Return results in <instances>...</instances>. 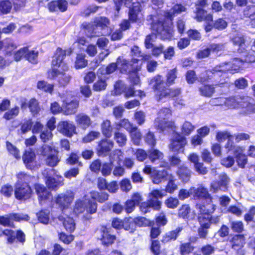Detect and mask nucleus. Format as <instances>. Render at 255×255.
I'll return each mask as SVG.
<instances>
[{
    "instance_id": "obj_57",
    "label": "nucleus",
    "mask_w": 255,
    "mask_h": 255,
    "mask_svg": "<svg viewBox=\"0 0 255 255\" xmlns=\"http://www.w3.org/2000/svg\"><path fill=\"white\" fill-rule=\"evenodd\" d=\"M182 228L179 227L176 229V230L169 232L164 238L163 241L168 242L171 240H175L177 238L178 234L182 231Z\"/></svg>"
},
{
    "instance_id": "obj_36",
    "label": "nucleus",
    "mask_w": 255,
    "mask_h": 255,
    "mask_svg": "<svg viewBox=\"0 0 255 255\" xmlns=\"http://www.w3.org/2000/svg\"><path fill=\"white\" fill-rule=\"evenodd\" d=\"M101 130L103 135L107 137H110L112 135L113 128L111 122L106 120L101 124Z\"/></svg>"
},
{
    "instance_id": "obj_15",
    "label": "nucleus",
    "mask_w": 255,
    "mask_h": 255,
    "mask_svg": "<svg viewBox=\"0 0 255 255\" xmlns=\"http://www.w3.org/2000/svg\"><path fill=\"white\" fill-rule=\"evenodd\" d=\"M186 143V138L182 135L176 133L171 140L169 148L173 152L183 151V148Z\"/></svg>"
},
{
    "instance_id": "obj_54",
    "label": "nucleus",
    "mask_w": 255,
    "mask_h": 255,
    "mask_svg": "<svg viewBox=\"0 0 255 255\" xmlns=\"http://www.w3.org/2000/svg\"><path fill=\"white\" fill-rule=\"evenodd\" d=\"M232 136L230 133L227 131H220L217 132L216 136V139L219 142H223L226 139L229 138L228 141L233 144V142L230 140V138Z\"/></svg>"
},
{
    "instance_id": "obj_25",
    "label": "nucleus",
    "mask_w": 255,
    "mask_h": 255,
    "mask_svg": "<svg viewBox=\"0 0 255 255\" xmlns=\"http://www.w3.org/2000/svg\"><path fill=\"white\" fill-rule=\"evenodd\" d=\"M170 173H169L167 171L163 170H153L152 172L151 178L152 182L154 184H158L162 182L163 181L166 180L168 175Z\"/></svg>"
},
{
    "instance_id": "obj_59",
    "label": "nucleus",
    "mask_w": 255,
    "mask_h": 255,
    "mask_svg": "<svg viewBox=\"0 0 255 255\" xmlns=\"http://www.w3.org/2000/svg\"><path fill=\"white\" fill-rule=\"evenodd\" d=\"M6 148L8 151L16 159L20 157L19 150L13 144L9 142H6Z\"/></svg>"
},
{
    "instance_id": "obj_8",
    "label": "nucleus",
    "mask_w": 255,
    "mask_h": 255,
    "mask_svg": "<svg viewBox=\"0 0 255 255\" xmlns=\"http://www.w3.org/2000/svg\"><path fill=\"white\" fill-rule=\"evenodd\" d=\"M39 152L40 154L46 157L45 161L46 164L49 166L55 167L60 161L58 156V151L49 145H43L39 149Z\"/></svg>"
},
{
    "instance_id": "obj_9",
    "label": "nucleus",
    "mask_w": 255,
    "mask_h": 255,
    "mask_svg": "<svg viewBox=\"0 0 255 255\" xmlns=\"http://www.w3.org/2000/svg\"><path fill=\"white\" fill-rule=\"evenodd\" d=\"M243 62V60L236 58L229 62L224 63L215 66L213 68L211 72L212 73L214 76L216 75L221 76L223 72L238 70L242 66Z\"/></svg>"
},
{
    "instance_id": "obj_60",
    "label": "nucleus",
    "mask_w": 255,
    "mask_h": 255,
    "mask_svg": "<svg viewBox=\"0 0 255 255\" xmlns=\"http://www.w3.org/2000/svg\"><path fill=\"white\" fill-rule=\"evenodd\" d=\"M19 113V107H15L5 112L3 115V118L5 120H11L17 116Z\"/></svg>"
},
{
    "instance_id": "obj_41",
    "label": "nucleus",
    "mask_w": 255,
    "mask_h": 255,
    "mask_svg": "<svg viewBox=\"0 0 255 255\" xmlns=\"http://www.w3.org/2000/svg\"><path fill=\"white\" fill-rule=\"evenodd\" d=\"M148 157L152 162L160 160L163 157V154L159 150L152 148L148 151Z\"/></svg>"
},
{
    "instance_id": "obj_51",
    "label": "nucleus",
    "mask_w": 255,
    "mask_h": 255,
    "mask_svg": "<svg viewBox=\"0 0 255 255\" xmlns=\"http://www.w3.org/2000/svg\"><path fill=\"white\" fill-rule=\"evenodd\" d=\"M38 89L42 90L45 92L52 93L53 90L54 86L52 84H48L44 81H39L37 84Z\"/></svg>"
},
{
    "instance_id": "obj_4",
    "label": "nucleus",
    "mask_w": 255,
    "mask_h": 255,
    "mask_svg": "<svg viewBox=\"0 0 255 255\" xmlns=\"http://www.w3.org/2000/svg\"><path fill=\"white\" fill-rule=\"evenodd\" d=\"M226 107L228 109L242 108L246 114L255 113L254 100L251 97L238 95L226 98Z\"/></svg>"
},
{
    "instance_id": "obj_33",
    "label": "nucleus",
    "mask_w": 255,
    "mask_h": 255,
    "mask_svg": "<svg viewBox=\"0 0 255 255\" xmlns=\"http://www.w3.org/2000/svg\"><path fill=\"white\" fill-rule=\"evenodd\" d=\"M177 174L180 179L187 182L191 177V170L186 166H181L177 171Z\"/></svg>"
},
{
    "instance_id": "obj_42",
    "label": "nucleus",
    "mask_w": 255,
    "mask_h": 255,
    "mask_svg": "<svg viewBox=\"0 0 255 255\" xmlns=\"http://www.w3.org/2000/svg\"><path fill=\"white\" fill-rule=\"evenodd\" d=\"M115 126L117 129H120L121 128H123L128 132L134 128L132 124L126 119H123L118 123H116Z\"/></svg>"
},
{
    "instance_id": "obj_39",
    "label": "nucleus",
    "mask_w": 255,
    "mask_h": 255,
    "mask_svg": "<svg viewBox=\"0 0 255 255\" xmlns=\"http://www.w3.org/2000/svg\"><path fill=\"white\" fill-rule=\"evenodd\" d=\"M195 128V126L191 122L185 121L181 127V133L184 136L189 135Z\"/></svg>"
},
{
    "instance_id": "obj_5",
    "label": "nucleus",
    "mask_w": 255,
    "mask_h": 255,
    "mask_svg": "<svg viewBox=\"0 0 255 255\" xmlns=\"http://www.w3.org/2000/svg\"><path fill=\"white\" fill-rule=\"evenodd\" d=\"M171 111L168 108H162L160 109L157 114V117L155 120L154 127L161 130L166 128L175 129L176 126L173 121H168V119L171 116Z\"/></svg>"
},
{
    "instance_id": "obj_19",
    "label": "nucleus",
    "mask_w": 255,
    "mask_h": 255,
    "mask_svg": "<svg viewBox=\"0 0 255 255\" xmlns=\"http://www.w3.org/2000/svg\"><path fill=\"white\" fill-rule=\"evenodd\" d=\"M28 218V216L26 215L15 213L10 214L5 216H0V224L3 226H9L10 225V219L15 221H27Z\"/></svg>"
},
{
    "instance_id": "obj_34",
    "label": "nucleus",
    "mask_w": 255,
    "mask_h": 255,
    "mask_svg": "<svg viewBox=\"0 0 255 255\" xmlns=\"http://www.w3.org/2000/svg\"><path fill=\"white\" fill-rule=\"evenodd\" d=\"M245 244V238L243 235H239L234 236L232 241V248L239 250L242 248Z\"/></svg>"
},
{
    "instance_id": "obj_62",
    "label": "nucleus",
    "mask_w": 255,
    "mask_h": 255,
    "mask_svg": "<svg viewBox=\"0 0 255 255\" xmlns=\"http://www.w3.org/2000/svg\"><path fill=\"white\" fill-rule=\"evenodd\" d=\"M100 135L98 131H92L83 138L84 142H90L94 139L98 138Z\"/></svg>"
},
{
    "instance_id": "obj_48",
    "label": "nucleus",
    "mask_w": 255,
    "mask_h": 255,
    "mask_svg": "<svg viewBox=\"0 0 255 255\" xmlns=\"http://www.w3.org/2000/svg\"><path fill=\"white\" fill-rule=\"evenodd\" d=\"M12 8V3L9 0H1L0 1V11L3 14L9 13Z\"/></svg>"
},
{
    "instance_id": "obj_6",
    "label": "nucleus",
    "mask_w": 255,
    "mask_h": 255,
    "mask_svg": "<svg viewBox=\"0 0 255 255\" xmlns=\"http://www.w3.org/2000/svg\"><path fill=\"white\" fill-rule=\"evenodd\" d=\"M97 210V203L92 201L88 195L83 198L76 201L73 209V212L78 215L83 213L85 211L91 214H94Z\"/></svg>"
},
{
    "instance_id": "obj_24",
    "label": "nucleus",
    "mask_w": 255,
    "mask_h": 255,
    "mask_svg": "<svg viewBox=\"0 0 255 255\" xmlns=\"http://www.w3.org/2000/svg\"><path fill=\"white\" fill-rule=\"evenodd\" d=\"M187 10L185 6L181 4H176L174 5L169 11L165 12V17L171 21L173 17L186 11Z\"/></svg>"
},
{
    "instance_id": "obj_23",
    "label": "nucleus",
    "mask_w": 255,
    "mask_h": 255,
    "mask_svg": "<svg viewBox=\"0 0 255 255\" xmlns=\"http://www.w3.org/2000/svg\"><path fill=\"white\" fill-rule=\"evenodd\" d=\"M163 196L162 191L158 190H153L149 193L148 200L151 204L154 205L155 210H159L160 208L161 203L158 200V199L162 198Z\"/></svg>"
},
{
    "instance_id": "obj_22",
    "label": "nucleus",
    "mask_w": 255,
    "mask_h": 255,
    "mask_svg": "<svg viewBox=\"0 0 255 255\" xmlns=\"http://www.w3.org/2000/svg\"><path fill=\"white\" fill-rule=\"evenodd\" d=\"M35 154L31 150L25 151L22 156L23 161L27 168L32 169L36 166Z\"/></svg>"
},
{
    "instance_id": "obj_14",
    "label": "nucleus",
    "mask_w": 255,
    "mask_h": 255,
    "mask_svg": "<svg viewBox=\"0 0 255 255\" xmlns=\"http://www.w3.org/2000/svg\"><path fill=\"white\" fill-rule=\"evenodd\" d=\"M226 148H228L229 150H233L239 166L244 168L247 163L248 159L245 154L243 153V149L240 146L234 145L230 141H228Z\"/></svg>"
},
{
    "instance_id": "obj_20",
    "label": "nucleus",
    "mask_w": 255,
    "mask_h": 255,
    "mask_svg": "<svg viewBox=\"0 0 255 255\" xmlns=\"http://www.w3.org/2000/svg\"><path fill=\"white\" fill-rule=\"evenodd\" d=\"M59 131L68 137H71L76 133V127L72 122H61L58 126Z\"/></svg>"
},
{
    "instance_id": "obj_49",
    "label": "nucleus",
    "mask_w": 255,
    "mask_h": 255,
    "mask_svg": "<svg viewBox=\"0 0 255 255\" xmlns=\"http://www.w3.org/2000/svg\"><path fill=\"white\" fill-rule=\"evenodd\" d=\"M114 139L120 146H123L126 145L127 137L123 133L120 132H116L114 134Z\"/></svg>"
},
{
    "instance_id": "obj_3",
    "label": "nucleus",
    "mask_w": 255,
    "mask_h": 255,
    "mask_svg": "<svg viewBox=\"0 0 255 255\" xmlns=\"http://www.w3.org/2000/svg\"><path fill=\"white\" fill-rule=\"evenodd\" d=\"M114 1L118 12L124 5L129 7V19L132 22L140 23L143 20V15L140 13L141 5L137 0H114Z\"/></svg>"
},
{
    "instance_id": "obj_55",
    "label": "nucleus",
    "mask_w": 255,
    "mask_h": 255,
    "mask_svg": "<svg viewBox=\"0 0 255 255\" xmlns=\"http://www.w3.org/2000/svg\"><path fill=\"white\" fill-rule=\"evenodd\" d=\"M193 250V246L189 243L181 244L180 246V253L181 255H188L191 253Z\"/></svg>"
},
{
    "instance_id": "obj_16",
    "label": "nucleus",
    "mask_w": 255,
    "mask_h": 255,
    "mask_svg": "<svg viewBox=\"0 0 255 255\" xmlns=\"http://www.w3.org/2000/svg\"><path fill=\"white\" fill-rule=\"evenodd\" d=\"M230 179L225 173H222L219 175V180L212 182L210 185V190L214 192H217L218 190L225 191L228 189V186Z\"/></svg>"
},
{
    "instance_id": "obj_37",
    "label": "nucleus",
    "mask_w": 255,
    "mask_h": 255,
    "mask_svg": "<svg viewBox=\"0 0 255 255\" xmlns=\"http://www.w3.org/2000/svg\"><path fill=\"white\" fill-rule=\"evenodd\" d=\"M27 52L28 47H22L20 48L19 50L13 52L11 57H9V58H12L13 59V61L14 60L18 62L20 61L22 58H25Z\"/></svg>"
},
{
    "instance_id": "obj_2",
    "label": "nucleus",
    "mask_w": 255,
    "mask_h": 255,
    "mask_svg": "<svg viewBox=\"0 0 255 255\" xmlns=\"http://www.w3.org/2000/svg\"><path fill=\"white\" fill-rule=\"evenodd\" d=\"M138 60L133 58L131 62L127 61L123 57H119L117 63L118 68L122 72L128 73L130 81L134 85L139 83V78L137 71L140 69V65L138 64Z\"/></svg>"
},
{
    "instance_id": "obj_30",
    "label": "nucleus",
    "mask_w": 255,
    "mask_h": 255,
    "mask_svg": "<svg viewBox=\"0 0 255 255\" xmlns=\"http://www.w3.org/2000/svg\"><path fill=\"white\" fill-rule=\"evenodd\" d=\"M196 14L195 18L197 21L200 22L202 21H206L209 22L213 21V15L210 13H208L207 12L199 7H197Z\"/></svg>"
},
{
    "instance_id": "obj_47",
    "label": "nucleus",
    "mask_w": 255,
    "mask_h": 255,
    "mask_svg": "<svg viewBox=\"0 0 255 255\" xmlns=\"http://www.w3.org/2000/svg\"><path fill=\"white\" fill-rule=\"evenodd\" d=\"M5 236L6 237L7 243L12 244L15 239V232L11 230L5 229L0 232V237Z\"/></svg>"
},
{
    "instance_id": "obj_45",
    "label": "nucleus",
    "mask_w": 255,
    "mask_h": 255,
    "mask_svg": "<svg viewBox=\"0 0 255 255\" xmlns=\"http://www.w3.org/2000/svg\"><path fill=\"white\" fill-rule=\"evenodd\" d=\"M94 24L96 26L104 29L108 27L110 24V20L106 17H96L94 20Z\"/></svg>"
},
{
    "instance_id": "obj_13",
    "label": "nucleus",
    "mask_w": 255,
    "mask_h": 255,
    "mask_svg": "<svg viewBox=\"0 0 255 255\" xmlns=\"http://www.w3.org/2000/svg\"><path fill=\"white\" fill-rule=\"evenodd\" d=\"M70 95L63 94L61 96L63 99V113L64 115H70L76 113L79 107V102L77 100H70Z\"/></svg>"
},
{
    "instance_id": "obj_63",
    "label": "nucleus",
    "mask_w": 255,
    "mask_h": 255,
    "mask_svg": "<svg viewBox=\"0 0 255 255\" xmlns=\"http://www.w3.org/2000/svg\"><path fill=\"white\" fill-rule=\"evenodd\" d=\"M145 142L151 146L156 144V139L153 132L149 131L144 137Z\"/></svg>"
},
{
    "instance_id": "obj_38",
    "label": "nucleus",
    "mask_w": 255,
    "mask_h": 255,
    "mask_svg": "<svg viewBox=\"0 0 255 255\" xmlns=\"http://www.w3.org/2000/svg\"><path fill=\"white\" fill-rule=\"evenodd\" d=\"M88 195L89 197H90V199L92 198L100 203H103L107 201L109 197V195L107 193L105 192L99 193L97 191L91 192Z\"/></svg>"
},
{
    "instance_id": "obj_18",
    "label": "nucleus",
    "mask_w": 255,
    "mask_h": 255,
    "mask_svg": "<svg viewBox=\"0 0 255 255\" xmlns=\"http://www.w3.org/2000/svg\"><path fill=\"white\" fill-rule=\"evenodd\" d=\"M191 193L195 199H205L209 202L212 201V198L208 189L202 185L199 186L198 188H191Z\"/></svg>"
},
{
    "instance_id": "obj_40",
    "label": "nucleus",
    "mask_w": 255,
    "mask_h": 255,
    "mask_svg": "<svg viewBox=\"0 0 255 255\" xmlns=\"http://www.w3.org/2000/svg\"><path fill=\"white\" fill-rule=\"evenodd\" d=\"M166 180H168V182L165 187V191L169 193H173L178 188L177 185L175 183L174 176L170 174L168 175Z\"/></svg>"
},
{
    "instance_id": "obj_64",
    "label": "nucleus",
    "mask_w": 255,
    "mask_h": 255,
    "mask_svg": "<svg viewBox=\"0 0 255 255\" xmlns=\"http://www.w3.org/2000/svg\"><path fill=\"white\" fill-rule=\"evenodd\" d=\"M107 87V83L104 80H99L93 85V90L96 91L104 90Z\"/></svg>"
},
{
    "instance_id": "obj_29",
    "label": "nucleus",
    "mask_w": 255,
    "mask_h": 255,
    "mask_svg": "<svg viewBox=\"0 0 255 255\" xmlns=\"http://www.w3.org/2000/svg\"><path fill=\"white\" fill-rule=\"evenodd\" d=\"M16 178L17 180L15 184H18V185H28L29 183L36 180L35 177L30 176L23 172L18 173L16 174Z\"/></svg>"
},
{
    "instance_id": "obj_50",
    "label": "nucleus",
    "mask_w": 255,
    "mask_h": 255,
    "mask_svg": "<svg viewBox=\"0 0 255 255\" xmlns=\"http://www.w3.org/2000/svg\"><path fill=\"white\" fill-rule=\"evenodd\" d=\"M85 55L84 54H79L76 57L75 62V66L77 69L82 68L86 66L87 61L85 59Z\"/></svg>"
},
{
    "instance_id": "obj_35",
    "label": "nucleus",
    "mask_w": 255,
    "mask_h": 255,
    "mask_svg": "<svg viewBox=\"0 0 255 255\" xmlns=\"http://www.w3.org/2000/svg\"><path fill=\"white\" fill-rule=\"evenodd\" d=\"M63 179L61 176L57 177V179L51 177H48L46 180V184L49 189H54L62 185Z\"/></svg>"
},
{
    "instance_id": "obj_58",
    "label": "nucleus",
    "mask_w": 255,
    "mask_h": 255,
    "mask_svg": "<svg viewBox=\"0 0 255 255\" xmlns=\"http://www.w3.org/2000/svg\"><path fill=\"white\" fill-rule=\"evenodd\" d=\"M6 44L5 57L7 58L11 57L12 54V51L17 48V45L11 40H7Z\"/></svg>"
},
{
    "instance_id": "obj_61",
    "label": "nucleus",
    "mask_w": 255,
    "mask_h": 255,
    "mask_svg": "<svg viewBox=\"0 0 255 255\" xmlns=\"http://www.w3.org/2000/svg\"><path fill=\"white\" fill-rule=\"evenodd\" d=\"M49 212L47 211H41L37 214V218L41 223L47 224L49 220Z\"/></svg>"
},
{
    "instance_id": "obj_43",
    "label": "nucleus",
    "mask_w": 255,
    "mask_h": 255,
    "mask_svg": "<svg viewBox=\"0 0 255 255\" xmlns=\"http://www.w3.org/2000/svg\"><path fill=\"white\" fill-rule=\"evenodd\" d=\"M115 239V236L110 234L107 229H103L101 240L104 245H108L112 244Z\"/></svg>"
},
{
    "instance_id": "obj_31",
    "label": "nucleus",
    "mask_w": 255,
    "mask_h": 255,
    "mask_svg": "<svg viewBox=\"0 0 255 255\" xmlns=\"http://www.w3.org/2000/svg\"><path fill=\"white\" fill-rule=\"evenodd\" d=\"M114 146V142L111 140L104 139L101 140L98 145V152L103 154L109 152Z\"/></svg>"
},
{
    "instance_id": "obj_12",
    "label": "nucleus",
    "mask_w": 255,
    "mask_h": 255,
    "mask_svg": "<svg viewBox=\"0 0 255 255\" xmlns=\"http://www.w3.org/2000/svg\"><path fill=\"white\" fill-rule=\"evenodd\" d=\"M151 27L152 30L159 34L162 39H167L172 36L171 30L169 26V23L166 22H163L161 20L154 22Z\"/></svg>"
},
{
    "instance_id": "obj_1",
    "label": "nucleus",
    "mask_w": 255,
    "mask_h": 255,
    "mask_svg": "<svg viewBox=\"0 0 255 255\" xmlns=\"http://www.w3.org/2000/svg\"><path fill=\"white\" fill-rule=\"evenodd\" d=\"M72 53L71 48L66 50L57 48L52 61V69L47 72V77L51 79H57L60 86H66L71 79V76L67 73L68 66L63 59L66 54L70 55Z\"/></svg>"
},
{
    "instance_id": "obj_7",
    "label": "nucleus",
    "mask_w": 255,
    "mask_h": 255,
    "mask_svg": "<svg viewBox=\"0 0 255 255\" xmlns=\"http://www.w3.org/2000/svg\"><path fill=\"white\" fill-rule=\"evenodd\" d=\"M196 206V209L200 212L198 219L201 226L206 229L209 228L211 225L210 213L215 211V206L213 204H208L206 206L197 204Z\"/></svg>"
},
{
    "instance_id": "obj_27",
    "label": "nucleus",
    "mask_w": 255,
    "mask_h": 255,
    "mask_svg": "<svg viewBox=\"0 0 255 255\" xmlns=\"http://www.w3.org/2000/svg\"><path fill=\"white\" fill-rule=\"evenodd\" d=\"M58 219L63 222V226L67 231L72 232L74 231L75 229L74 221L72 218L68 216L66 213V215L62 214L58 217Z\"/></svg>"
},
{
    "instance_id": "obj_56",
    "label": "nucleus",
    "mask_w": 255,
    "mask_h": 255,
    "mask_svg": "<svg viewBox=\"0 0 255 255\" xmlns=\"http://www.w3.org/2000/svg\"><path fill=\"white\" fill-rule=\"evenodd\" d=\"M28 107L30 112L33 115L38 114L40 110L38 103L35 99H32L29 101L28 103Z\"/></svg>"
},
{
    "instance_id": "obj_10",
    "label": "nucleus",
    "mask_w": 255,
    "mask_h": 255,
    "mask_svg": "<svg viewBox=\"0 0 255 255\" xmlns=\"http://www.w3.org/2000/svg\"><path fill=\"white\" fill-rule=\"evenodd\" d=\"M74 198V194L72 191H67L65 193H61L56 197L55 203L59 206L62 214L66 215V213L71 211V209L69 207Z\"/></svg>"
},
{
    "instance_id": "obj_32",
    "label": "nucleus",
    "mask_w": 255,
    "mask_h": 255,
    "mask_svg": "<svg viewBox=\"0 0 255 255\" xmlns=\"http://www.w3.org/2000/svg\"><path fill=\"white\" fill-rule=\"evenodd\" d=\"M35 189L40 202L42 201L49 199L51 196L50 192H49L45 187L42 185L39 184H35Z\"/></svg>"
},
{
    "instance_id": "obj_44",
    "label": "nucleus",
    "mask_w": 255,
    "mask_h": 255,
    "mask_svg": "<svg viewBox=\"0 0 255 255\" xmlns=\"http://www.w3.org/2000/svg\"><path fill=\"white\" fill-rule=\"evenodd\" d=\"M200 94L204 97H210L215 92L214 87L211 85H204L199 88Z\"/></svg>"
},
{
    "instance_id": "obj_28",
    "label": "nucleus",
    "mask_w": 255,
    "mask_h": 255,
    "mask_svg": "<svg viewBox=\"0 0 255 255\" xmlns=\"http://www.w3.org/2000/svg\"><path fill=\"white\" fill-rule=\"evenodd\" d=\"M67 2L65 0L53 1L48 4V8L52 12L58 10L63 12L67 9Z\"/></svg>"
},
{
    "instance_id": "obj_26",
    "label": "nucleus",
    "mask_w": 255,
    "mask_h": 255,
    "mask_svg": "<svg viewBox=\"0 0 255 255\" xmlns=\"http://www.w3.org/2000/svg\"><path fill=\"white\" fill-rule=\"evenodd\" d=\"M75 122L79 127L84 129H86L91 124L90 117L83 113L77 114L76 116Z\"/></svg>"
},
{
    "instance_id": "obj_46",
    "label": "nucleus",
    "mask_w": 255,
    "mask_h": 255,
    "mask_svg": "<svg viewBox=\"0 0 255 255\" xmlns=\"http://www.w3.org/2000/svg\"><path fill=\"white\" fill-rule=\"evenodd\" d=\"M117 67H118L117 63H113L106 67H102L98 70V73L102 75L110 74L114 72Z\"/></svg>"
},
{
    "instance_id": "obj_11",
    "label": "nucleus",
    "mask_w": 255,
    "mask_h": 255,
    "mask_svg": "<svg viewBox=\"0 0 255 255\" xmlns=\"http://www.w3.org/2000/svg\"><path fill=\"white\" fill-rule=\"evenodd\" d=\"M123 156V152L120 149H116L110 155V160L111 163H105L102 165L101 173L104 176H107L110 175L112 167L111 164L113 163L114 161L117 160V163L120 165V162L122 160Z\"/></svg>"
},
{
    "instance_id": "obj_52",
    "label": "nucleus",
    "mask_w": 255,
    "mask_h": 255,
    "mask_svg": "<svg viewBox=\"0 0 255 255\" xmlns=\"http://www.w3.org/2000/svg\"><path fill=\"white\" fill-rule=\"evenodd\" d=\"M129 132L130 133L131 139L134 144H138L141 137L140 131L135 127H134Z\"/></svg>"
},
{
    "instance_id": "obj_21",
    "label": "nucleus",
    "mask_w": 255,
    "mask_h": 255,
    "mask_svg": "<svg viewBox=\"0 0 255 255\" xmlns=\"http://www.w3.org/2000/svg\"><path fill=\"white\" fill-rule=\"evenodd\" d=\"M178 215L180 218L186 219L189 225H191L190 222L195 218L196 216L195 213L191 211L188 205H183L181 207L178 211Z\"/></svg>"
},
{
    "instance_id": "obj_53",
    "label": "nucleus",
    "mask_w": 255,
    "mask_h": 255,
    "mask_svg": "<svg viewBox=\"0 0 255 255\" xmlns=\"http://www.w3.org/2000/svg\"><path fill=\"white\" fill-rule=\"evenodd\" d=\"M149 84L154 89L160 90L162 85L164 84V82L162 80L161 76L157 75L150 80Z\"/></svg>"
},
{
    "instance_id": "obj_17",
    "label": "nucleus",
    "mask_w": 255,
    "mask_h": 255,
    "mask_svg": "<svg viewBox=\"0 0 255 255\" xmlns=\"http://www.w3.org/2000/svg\"><path fill=\"white\" fill-rule=\"evenodd\" d=\"M32 190L29 185H18L15 184L14 195L18 200H26L31 195Z\"/></svg>"
}]
</instances>
